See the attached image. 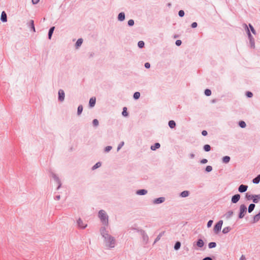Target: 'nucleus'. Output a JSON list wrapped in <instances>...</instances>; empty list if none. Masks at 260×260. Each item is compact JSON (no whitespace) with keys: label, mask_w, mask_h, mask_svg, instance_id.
Listing matches in <instances>:
<instances>
[{"label":"nucleus","mask_w":260,"mask_h":260,"mask_svg":"<svg viewBox=\"0 0 260 260\" xmlns=\"http://www.w3.org/2000/svg\"><path fill=\"white\" fill-rule=\"evenodd\" d=\"M240 260H246V258L244 255H242L240 258Z\"/></svg>","instance_id":"53"},{"label":"nucleus","mask_w":260,"mask_h":260,"mask_svg":"<svg viewBox=\"0 0 260 260\" xmlns=\"http://www.w3.org/2000/svg\"><path fill=\"white\" fill-rule=\"evenodd\" d=\"M58 99L60 101H63L64 100V93L61 89H60L58 91Z\"/></svg>","instance_id":"5"},{"label":"nucleus","mask_w":260,"mask_h":260,"mask_svg":"<svg viewBox=\"0 0 260 260\" xmlns=\"http://www.w3.org/2000/svg\"><path fill=\"white\" fill-rule=\"evenodd\" d=\"M178 14L179 16L183 17L184 15V12L183 10H180Z\"/></svg>","instance_id":"41"},{"label":"nucleus","mask_w":260,"mask_h":260,"mask_svg":"<svg viewBox=\"0 0 260 260\" xmlns=\"http://www.w3.org/2000/svg\"><path fill=\"white\" fill-rule=\"evenodd\" d=\"M260 181V174L258 175L256 178H255L254 179H253V183H255V184H257Z\"/></svg>","instance_id":"16"},{"label":"nucleus","mask_w":260,"mask_h":260,"mask_svg":"<svg viewBox=\"0 0 260 260\" xmlns=\"http://www.w3.org/2000/svg\"><path fill=\"white\" fill-rule=\"evenodd\" d=\"M78 225L80 228L84 229L87 226L86 223H83V221L81 219H79L77 221Z\"/></svg>","instance_id":"6"},{"label":"nucleus","mask_w":260,"mask_h":260,"mask_svg":"<svg viewBox=\"0 0 260 260\" xmlns=\"http://www.w3.org/2000/svg\"><path fill=\"white\" fill-rule=\"evenodd\" d=\"M244 27L245 28H246L247 29V30H248V34L249 37H251V34H250V33L249 32V30L248 27H247V25L246 24H244Z\"/></svg>","instance_id":"48"},{"label":"nucleus","mask_w":260,"mask_h":260,"mask_svg":"<svg viewBox=\"0 0 260 260\" xmlns=\"http://www.w3.org/2000/svg\"><path fill=\"white\" fill-rule=\"evenodd\" d=\"M138 46H139L140 48H143V47H144V42H143V41H139V42H138Z\"/></svg>","instance_id":"34"},{"label":"nucleus","mask_w":260,"mask_h":260,"mask_svg":"<svg viewBox=\"0 0 260 260\" xmlns=\"http://www.w3.org/2000/svg\"><path fill=\"white\" fill-rule=\"evenodd\" d=\"M239 124L242 128H244L246 126V123L243 121H240Z\"/></svg>","instance_id":"29"},{"label":"nucleus","mask_w":260,"mask_h":260,"mask_svg":"<svg viewBox=\"0 0 260 260\" xmlns=\"http://www.w3.org/2000/svg\"><path fill=\"white\" fill-rule=\"evenodd\" d=\"M203 260H212L211 258L209 257H207L204 258Z\"/></svg>","instance_id":"54"},{"label":"nucleus","mask_w":260,"mask_h":260,"mask_svg":"<svg viewBox=\"0 0 260 260\" xmlns=\"http://www.w3.org/2000/svg\"><path fill=\"white\" fill-rule=\"evenodd\" d=\"M246 95L247 97L248 98H251L253 95V94L252 92H250V91H247L246 92Z\"/></svg>","instance_id":"42"},{"label":"nucleus","mask_w":260,"mask_h":260,"mask_svg":"<svg viewBox=\"0 0 260 260\" xmlns=\"http://www.w3.org/2000/svg\"><path fill=\"white\" fill-rule=\"evenodd\" d=\"M1 19L3 22H6L7 20V14L4 11L2 12V13Z\"/></svg>","instance_id":"9"},{"label":"nucleus","mask_w":260,"mask_h":260,"mask_svg":"<svg viewBox=\"0 0 260 260\" xmlns=\"http://www.w3.org/2000/svg\"><path fill=\"white\" fill-rule=\"evenodd\" d=\"M93 124L96 126L99 125V121L96 119H95L93 120Z\"/></svg>","instance_id":"36"},{"label":"nucleus","mask_w":260,"mask_h":260,"mask_svg":"<svg viewBox=\"0 0 260 260\" xmlns=\"http://www.w3.org/2000/svg\"><path fill=\"white\" fill-rule=\"evenodd\" d=\"M254 207H255V205H254V204H251L249 205V207H248V212H249V213H250L251 212H252V211L253 210V209H254Z\"/></svg>","instance_id":"23"},{"label":"nucleus","mask_w":260,"mask_h":260,"mask_svg":"<svg viewBox=\"0 0 260 260\" xmlns=\"http://www.w3.org/2000/svg\"><path fill=\"white\" fill-rule=\"evenodd\" d=\"M56 198L58 200L60 199V196H56Z\"/></svg>","instance_id":"58"},{"label":"nucleus","mask_w":260,"mask_h":260,"mask_svg":"<svg viewBox=\"0 0 260 260\" xmlns=\"http://www.w3.org/2000/svg\"><path fill=\"white\" fill-rule=\"evenodd\" d=\"M249 26L250 28L251 31L252 32V33L255 34V31L254 28L253 27V26L250 24H249Z\"/></svg>","instance_id":"39"},{"label":"nucleus","mask_w":260,"mask_h":260,"mask_svg":"<svg viewBox=\"0 0 260 260\" xmlns=\"http://www.w3.org/2000/svg\"><path fill=\"white\" fill-rule=\"evenodd\" d=\"M31 28L33 29V31H35V28L33 20H31Z\"/></svg>","instance_id":"46"},{"label":"nucleus","mask_w":260,"mask_h":260,"mask_svg":"<svg viewBox=\"0 0 260 260\" xmlns=\"http://www.w3.org/2000/svg\"><path fill=\"white\" fill-rule=\"evenodd\" d=\"M101 233L105 239L106 245L109 247H114L115 245V240L114 238L109 235L104 229L102 230Z\"/></svg>","instance_id":"1"},{"label":"nucleus","mask_w":260,"mask_h":260,"mask_svg":"<svg viewBox=\"0 0 260 260\" xmlns=\"http://www.w3.org/2000/svg\"><path fill=\"white\" fill-rule=\"evenodd\" d=\"M123 145V142H122V144L118 147V148H117L118 150H119L120 149L121 147Z\"/></svg>","instance_id":"55"},{"label":"nucleus","mask_w":260,"mask_h":260,"mask_svg":"<svg viewBox=\"0 0 260 260\" xmlns=\"http://www.w3.org/2000/svg\"><path fill=\"white\" fill-rule=\"evenodd\" d=\"M54 28H55V27L54 26H53L49 29V33H48V38L49 39H50L51 38V36L53 32Z\"/></svg>","instance_id":"17"},{"label":"nucleus","mask_w":260,"mask_h":260,"mask_svg":"<svg viewBox=\"0 0 260 260\" xmlns=\"http://www.w3.org/2000/svg\"><path fill=\"white\" fill-rule=\"evenodd\" d=\"M181 43H182V42H181V40H177V41H176V45H177V46H180V45L181 44Z\"/></svg>","instance_id":"44"},{"label":"nucleus","mask_w":260,"mask_h":260,"mask_svg":"<svg viewBox=\"0 0 260 260\" xmlns=\"http://www.w3.org/2000/svg\"><path fill=\"white\" fill-rule=\"evenodd\" d=\"M233 212H232V211H229V212H228V214H229V216H231V215L233 214Z\"/></svg>","instance_id":"56"},{"label":"nucleus","mask_w":260,"mask_h":260,"mask_svg":"<svg viewBox=\"0 0 260 260\" xmlns=\"http://www.w3.org/2000/svg\"><path fill=\"white\" fill-rule=\"evenodd\" d=\"M188 195H189V192L186 190L182 191L180 194V196L183 198L186 197L188 196Z\"/></svg>","instance_id":"19"},{"label":"nucleus","mask_w":260,"mask_h":260,"mask_svg":"<svg viewBox=\"0 0 260 260\" xmlns=\"http://www.w3.org/2000/svg\"><path fill=\"white\" fill-rule=\"evenodd\" d=\"M247 187V186L242 184L239 187L238 190L240 192H244L246 191Z\"/></svg>","instance_id":"8"},{"label":"nucleus","mask_w":260,"mask_h":260,"mask_svg":"<svg viewBox=\"0 0 260 260\" xmlns=\"http://www.w3.org/2000/svg\"><path fill=\"white\" fill-rule=\"evenodd\" d=\"M202 134L203 136H206L207 135V132L206 131H205V130L203 131L202 132Z\"/></svg>","instance_id":"51"},{"label":"nucleus","mask_w":260,"mask_h":260,"mask_svg":"<svg viewBox=\"0 0 260 260\" xmlns=\"http://www.w3.org/2000/svg\"><path fill=\"white\" fill-rule=\"evenodd\" d=\"M122 114L124 116H127L128 115V113L127 112V108L126 107L123 108Z\"/></svg>","instance_id":"26"},{"label":"nucleus","mask_w":260,"mask_h":260,"mask_svg":"<svg viewBox=\"0 0 260 260\" xmlns=\"http://www.w3.org/2000/svg\"><path fill=\"white\" fill-rule=\"evenodd\" d=\"M134 24V21L132 19H131V20H129L128 21V24L129 25V26H133Z\"/></svg>","instance_id":"38"},{"label":"nucleus","mask_w":260,"mask_h":260,"mask_svg":"<svg viewBox=\"0 0 260 260\" xmlns=\"http://www.w3.org/2000/svg\"><path fill=\"white\" fill-rule=\"evenodd\" d=\"M191 158H193L194 156V155L193 154H190V155Z\"/></svg>","instance_id":"57"},{"label":"nucleus","mask_w":260,"mask_h":260,"mask_svg":"<svg viewBox=\"0 0 260 260\" xmlns=\"http://www.w3.org/2000/svg\"><path fill=\"white\" fill-rule=\"evenodd\" d=\"M99 217L102 223L107 225L108 223V216L104 210H100L99 212Z\"/></svg>","instance_id":"2"},{"label":"nucleus","mask_w":260,"mask_h":260,"mask_svg":"<svg viewBox=\"0 0 260 260\" xmlns=\"http://www.w3.org/2000/svg\"><path fill=\"white\" fill-rule=\"evenodd\" d=\"M140 93L139 92H136L134 94V98L138 99L140 98Z\"/></svg>","instance_id":"28"},{"label":"nucleus","mask_w":260,"mask_h":260,"mask_svg":"<svg viewBox=\"0 0 260 260\" xmlns=\"http://www.w3.org/2000/svg\"><path fill=\"white\" fill-rule=\"evenodd\" d=\"M204 149L206 151H209L211 150V147L209 145L206 144L204 146Z\"/></svg>","instance_id":"24"},{"label":"nucleus","mask_w":260,"mask_h":260,"mask_svg":"<svg viewBox=\"0 0 260 260\" xmlns=\"http://www.w3.org/2000/svg\"><path fill=\"white\" fill-rule=\"evenodd\" d=\"M39 0H32V3L34 4H37L39 3Z\"/></svg>","instance_id":"52"},{"label":"nucleus","mask_w":260,"mask_h":260,"mask_svg":"<svg viewBox=\"0 0 260 260\" xmlns=\"http://www.w3.org/2000/svg\"><path fill=\"white\" fill-rule=\"evenodd\" d=\"M204 242L202 239H199L197 241V245L199 247H202L204 246Z\"/></svg>","instance_id":"14"},{"label":"nucleus","mask_w":260,"mask_h":260,"mask_svg":"<svg viewBox=\"0 0 260 260\" xmlns=\"http://www.w3.org/2000/svg\"><path fill=\"white\" fill-rule=\"evenodd\" d=\"M82 43H83V40L82 39H79L76 43V47L77 48H78L79 47H80Z\"/></svg>","instance_id":"18"},{"label":"nucleus","mask_w":260,"mask_h":260,"mask_svg":"<svg viewBox=\"0 0 260 260\" xmlns=\"http://www.w3.org/2000/svg\"><path fill=\"white\" fill-rule=\"evenodd\" d=\"M230 160V157L228 156H224L222 158V161L224 163H228Z\"/></svg>","instance_id":"22"},{"label":"nucleus","mask_w":260,"mask_h":260,"mask_svg":"<svg viewBox=\"0 0 260 260\" xmlns=\"http://www.w3.org/2000/svg\"><path fill=\"white\" fill-rule=\"evenodd\" d=\"M112 149V147L111 146H107L105 149V152H109V151H110Z\"/></svg>","instance_id":"40"},{"label":"nucleus","mask_w":260,"mask_h":260,"mask_svg":"<svg viewBox=\"0 0 260 260\" xmlns=\"http://www.w3.org/2000/svg\"><path fill=\"white\" fill-rule=\"evenodd\" d=\"M216 246V243H215V242H210L209 244V247L210 248L215 247Z\"/></svg>","instance_id":"32"},{"label":"nucleus","mask_w":260,"mask_h":260,"mask_svg":"<svg viewBox=\"0 0 260 260\" xmlns=\"http://www.w3.org/2000/svg\"><path fill=\"white\" fill-rule=\"evenodd\" d=\"M201 162L202 164H206V163L207 162V159H203L202 160H201Z\"/></svg>","instance_id":"50"},{"label":"nucleus","mask_w":260,"mask_h":260,"mask_svg":"<svg viewBox=\"0 0 260 260\" xmlns=\"http://www.w3.org/2000/svg\"><path fill=\"white\" fill-rule=\"evenodd\" d=\"M197 26V22H193L192 24H191V27L192 28H195Z\"/></svg>","instance_id":"47"},{"label":"nucleus","mask_w":260,"mask_h":260,"mask_svg":"<svg viewBox=\"0 0 260 260\" xmlns=\"http://www.w3.org/2000/svg\"><path fill=\"white\" fill-rule=\"evenodd\" d=\"M145 67L146 68L148 69V68H150V64L149 63L146 62V63H145Z\"/></svg>","instance_id":"49"},{"label":"nucleus","mask_w":260,"mask_h":260,"mask_svg":"<svg viewBox=\"0 0 260 260\" xmlns=\"http://www.w3.org/2000/svg\"><path fill=\"white\" fill-rule=\"evenodd\" d=\"M213 221L212 220H209L207 223V226L210 227L212 224Z\"/></svg>","instance_id":"45"},{"label":"nucleus","mask_w":260,"mask_h":260,"mask_svg":"<svg viewBox=\"0 0 260 260\" xmlns=\"http://www.w3.org/2000/svg\"><path fill=\"white\" fill-rule=\"evenodd\" d=\"M95 101H96L95 98H91L90 99L89 104V106L91 107H93L94 106L95 104Z\"/></svg>","instance_id":"10"},{"label":"nucleus","mask_w":260,"mask_h":260,"mask_svg":"<svg viewBox=\"0 0 260 260\" xmlns=\"http://www.w3.org/2000/svg\"><path fill=\"white\" fill-rule=\"evenodd\" d=\"M205 94L207 96H210L211 94V91L210 89H207L205 90Z\"/></svg>","instance_id":"31"},{"label":"nucleus","mask_w":260,"mask_h":260,"mask_svg":"<svg viewBox=\"0 0 260 260\" xmlns=\"http://www.w3.org/2000/svg\"><path fill=\"white\" fill-rule=\"evenodd\" d=\"M222 223L223 221L222 220H220L215 224L214 228L215 232L217 233L221 230Z\"/></svg>","instance_id":"4"},{"label":"nucleus","mask_w":260,"mask_h":260,"mask_svg":"<svg viewBox=\"0 0 260 260\" xmlns=\"http://www.w3.org/2000/svg\"><path fill=\"white\" fill-rule=\"evenodd\" d=\"M247 210L246 207L244 205H241L240 207L239 218H242L244 217L245 213Z\"/></svg>","instance_id":"3"},{"label":"nucleus","mask_w":260,"mask_h":260,"mask_svg":"<svg viewBox=\"0 0 260 260\" xmlns=\"http://www.w3.org/2000/svg\"><path fill=\"white\" fill-rule=\"evenodd\" d=\"M164 201L165 199L164 198H159L155 201L154 203L156 204H159L162 203Z\"/></svg>","instance_id":"20"},{"label":"nucleus","mask_w":260,"mask_h":260,"mask_svg":"<svg viewBox=\"0 0 260 260\" xmlns=\"http://www.w3.org/2000/svg\"><path fill=\"white\" fill-rule=\"evenodd\" d=\"M240 196L239 194L234 195L232 198V202L233 203H237L240 200Z\"/></svg>","instance_id":"7"},{"label":"nucleus","mask_w":260,"mask_h":260,"mask_svg":"<svg viewBox=\"0 0 260 260\" xmlns=\"http://www.w3.org/2000/svg\"><path fill=\"white\" fill-rule=\"evenodd\" d=\"M260 219V214L258 213L255 215L253 218L254 222L257 221Z\"/></svg>","instance_id":"25"},{"label":"nucleus","mask_w":260,"mask_h":260,"mask_svg":"<svg viewBox=\"0 0 260 260\" xmlns=\"http://www.w3.org/2000/svg\"><path fill=\"white\" fill-rule=\"evenodd\" d=\"M260 199V195L254 196V198L252 199L254 203H257L258 200Z\"/></svg>","instance_id":"21"},{"label":"nucleus","mask_w":260,"mask_h":260,"mask_svg":"<svg viewBox=\"0 0 260 260\" xmlns=\"http://www.w3.org/2000/svg\"><path fill=\"white\" fill-rule=\"evenodd\" d=\"M169 125L171 128H174L176 126L175 122L174 120H170L169 122Z\"/></svg>","instance_id":"15"},{"label":"nucleus","mask_w":260,"mask_h":260,"mask_svg":"<svg viewBox=\"0 0 260 260\" xmlns=\"http://www.w3.org/2000/svg\"><path fill=\"white\" fill-rule=\"evenodd\" d=\"M101 166V162H97L94 166H93V167H92V169L93 170L96 169L98 168L99 167H100Z\"/></svg>","instance_id":"33"},{"label":"nucleus","mask_w":260,"mask_h":260,"mask_svg":"<svg viewBox=\"0 0 260 260\" xmlns=\"http://www.w3.org/2000/svg\"><path fill=\"white\" fill-rule=\"evenodd\" d=\"M180 246H181V244L179 242H177L176 243L175 245V246H174V248L176 249V250H177L179 248H180Z\"/></svg>","instance_id":"30"},{"label":"nucleus","mask_w":260,"mask_h":260,"mask_svg":"<svg viewBox=\"0 0 260 260\" xmlns=\"http://www.w3.org/2000/svg\"><path fill=\"white\" fill-rule=\"evenodd\" d=\"M118 20L120 21H123L125 19V15L124 13H120L118 17Z\"/></svg>","instance_id":"11"},{"label":"nucleus","mask_w":260,"mask_h":260,"mask_svg":"<svg viewBox=\"0 0 260 260\" xmlns=\"http://www.w3.org/2000/svg\"><path fill=\"white\" fill-rule=\"evenodd\" d=\"M160 144L158 143H156L154 145L151 146V149L152 150H155L160 147Z\"/></svg>","instance_id":"13"},{"label":"nucleus","mask_w":260,"mask_h":260,"mask_svg":"<svg viewBox=\"0 0 260 260\" xmlns=\"http://www.w3.org/2000/svg\"><path fill=\"white\" fill-rule=\"evenodd\" d=\"M246 198H247V200H250L254 198V196L248 194V193H247L246 195Z\"/></svg>","instance_id":"35"},{"label":"nucleus","mask_w":260,"mask_h":260,"mask_svg":"<svg viewBox=\"0 0 260 260\" xmlns=\"http://www.w3.org/2000/svg\"><path fill=\"white\" fill-rule=\"evenodd\" d=\"M147 192V191L145 189H140V190H138L137 191V193L139 195H144V194H146Z\"/></svg>","instance_id":"12"},{"label":"nucleus","mask_w":260,"mask_h":260,"mask_svg":"<svg viewBox=\"0 0 260 260\" xmlns=\"http://www.w3.org/2000/svg\"><path fill=\"white\" fill-rule=\"evenodd\" d=\"M259 214H260V212L259 213Z\"/></svg>","instance_id":"59"},{"label":"nucleus","mask_w":260,"mask_h":260,"mask_svg":"<svg viewBox=\"0 0 260 260\" xmlns=\"http://www.w3.org/2000/svg\"><path fill=\"white\" fill-rule=\"evenodd\" d=\"M212 167H211V166H208L206 167V171L207 172H209L211 171H212Z\"/></svg>","instance_id":"37"},{"label":"nucleus","mask_w":260,"mask_h":260,"mask_svg":"<svg viewBox=\"0 0 260 260\" xmlns=\"http://www.w3.org/2000/svg\"><path fill=\"white\" fill-rule=\"evenodd\" d=\"M230 230L229 228H225L223 229L222 232L223 233H227L229 232Z\"/></svg>","instance_id":"43"},{"label":"nucleus","mask_w":260,"mask_h":260,"mask_svg":"<svg viewBox=\"0 0 260 260\" xmlns=\"http://www.w3.org/2000/svg\"><path fill=\"white\" fill-rule=\"evenodd\" d=\"M82 111H83V107H82V106L80 105L78 107V111H77L78 114L80 115L81 113V112H82Z\"/></svg>","instance_id":"27"}]
</instances>
